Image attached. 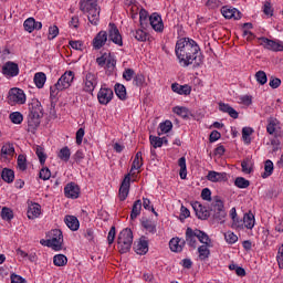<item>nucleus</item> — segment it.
Returning a JSON list of instances; mask_svg holds the SVG:
<instances>
[{"mask_svg":"<svg viewBox=\"0 0 283 283\" xmlns=\"http://www.w3.org/2000/svg\"><path fill=\"white\" fill-rule=\"evenodd\" d=\"M175 54L181 64V67H189V65H196L200 67L202 65V56H200V46L198 42L189 39L181 38L177 41L175 46Z\"/></svg>","mask_w":283,"mask_h":283,"instance_id":"obj_1","label":"nucleus"},{"mask_svg":"<svg viewBox=\"0 0 283 283\" xmlns=\"http://www.w3.org/2000/svg\"><path fill=\"white\" fill-rule=\"evenodd\" d=\"M41 118H43V105L39 99H32L29 104V115H28V127L29 132H34L41 125Z\"/></svg>","mask_w":283,"mask_h":283,"instance_id":"obj_2","label":"nucleus"},{"mask_svg":"<svg viewBox=\"0 0 283 283\" xmlns=\"http://www.w3.org/2000/svg\"><path fill=\"white\" fill-rule=\"evenodd\" d=\"M201 242V244H208L209 242V234H207V232L202 231V230H198V229H191V228H187L186 229V239L185 242L186 244H188V247H191V249H196V247H198V241Z\"/></svg>","mask_w":283,"mask_h":283,"instance_id":"obj_3","label":"nucleus"},{"mask_svg":"<svg viewBox=\"0 0 283 283\" xmlns=\"http://www.w3.org/2000/svg\"><path fill=\"white\" fill-rule=\"evenodd\" d=\"M132 244H134V232H132V229L125 228L119 232L117 238L119 253H129Z\"/></svg>","mask_w":283,"mask_h":283,"instance_id":"obj_4","label":"nucleus"},{"mask_svg":"<svg viewBox=\"0 0 283 283\" xmlns=\"http://www.w3.org/2000/svg\"><path fill=\"white\" fill-rule=\"evenodd\" d=\"M210 213H212V218L218 222H224V218H227V210L224 209V202L220 198H214V201L210 207Z\"/></svg>","mask_w":283,"mask_h":283,"instance_id":"obj_5","label":"nucleus"},{"mask_svg":"<svg viewBox=\"0 0 283 283\" xmlns=\"http://www.w3.org/2000/svg\"><path fill=\"white\" fill-rule=\"evenodd\" d=\"M96 85H98V75L92 72H86L83 78V92H86V94H94Z\"/></svg>","mask_w":283,"mask_h":283,"instance_id":"obj_6","label":"nucleus"},{"mask_svg":"<svg viewBox=\"0 0 283 283\" xmlns=\"http://www.w3.org/2000/svg\"><path fill=\"white\" fill-rule=\"evenodd\" d=\"M49 240L53 251H61L63 249V232L60 229H54L49 232Z\"/></svg>","mask_w":283,"mask_h":283,"instance_id":"obj_7","label":"nucleus"},{"mask_svg":"<svg viewBox=\"0 0 283 283\" xmlns=\"http://www.w3.org/2000/svg\"><path fill=\"white\" fill-rule=\"evenodd\" d=\"M8 101L10 105H25V93L21 88H11L9 91Z\"/></svg>","mask_w":283,"mask_h":283,"instance_id":"obj_8","label":"nucleus"},{"mask_svg":"<svg viewBox=\"0 0 283 283\" xmlns=\"http://www.w3.org/2000/svg\"><path fill=\"white\" fill-rule=\"evenodd\" d=\"M72 83H74V72L66 71L62 76L57 80L56 84L60 90H70L72 87Z\"/></svg>","mask_w":283,"mask_h":283,"instance_id":"obj_9","label":"nucleus"},{"mask_svg":"<svg viewBox=\"0 0 283 283\" xmlns=\"http://www.w3.org/2000/svg\"><path fill=\"white\" fill-rule=\"evenodd\" d=\"M129 187H132V175L127 174L119 187V200L124 202V200H127V197L129 196Z\"/></svg>","mask_w":283,"mask_h":283,"instance_id":"obj_10","label":"nucleus"},{"mask_svg":"<svg viewBox=\"0 0 283 283\" xmlns=\"http://www.w3.org/2000/svg\"><path fill=\"white\" fill-rule=\"evenodd\" d=\"M261 45L266 50H273V52H283L282 41L269 40V38H260Z\"/></svg>","mask_w":283,"mask_h":283,"instance_id":"obj_11","label":"nucleus"},{"mask_svg":"<svg viewBox=\"0 0 283 283\" xmlns=\"http://www.w3.org/2000/svg\"><path fill=\"white\" fill-rule=\"evenodd\" d=\"M108 39L109 41H113L115 45H119V48H123V35H120V31H118V27H116L115 23L108 24Z\"/></svg>","mask_w":283,"mask_h":283,"instance_id":"obj_12","label":"nucleus"},{"mask_svg":"<svg viewBox=\"0 0 283 283\" xmlns=\"http://www.w3.org/2000/svg\"><path fill=\"white\" fill-rule=\"evenodd\" d=\"M97 98L101 105H108L114 98V91L112 88L102 87L97 93Z\"/></svg>","mask_w":283,"mask_h":283,"instance_id":"obj_13","label":"nucleus"},{"mask_svg":"<svg viewBox=\"0 0 283 283\" xmlns=\"http://www.w3.org/2000/svg\"><path fill=\"white\" fill-rule=\"evenodd\" d=\"M2 74L8 76L9 78H14V76H19V64L14 62H7L2 66Z\"/></svg>","mask_w":283,"mask_h":283,"instance_id":"obj_14","label":"nucleus"},{"mask_svg":"<svg viewBox=\"0 0 283 283\" xmlns=\"http://www.w3.org/2000/svg\"><path fill=\"white\" fill-rule=\"evenodd\" d=\"M192 209L199 220H208V218L211 216V211L207 210V208L203 207V205L199 201H195L192 203Z\"/></svg>","mask_w":283,"mask_h":283,"instance_id":"obj_15","label":"nucleus"},{"mask_svg":"<svg viewBox=\"0 0 283 283\" xmlns=\"http://www.w3.org/2000/svg\"><path fill=\"white\" fill-rule=\"evenodd\" d=\"M64 196L65 198H71L72 200H76L78 196H81V188L78 185L74 182H70L64 187Z\"/></svg>","mask_w":283,"mask_h":283,"instance_id":"obj_16","label":"nucleus"},{"mask_svg":"<svg viewBox=\"0 0 283 283\" xmlns=\"http://www.w3.org/2000/svg\"><path fill=\"white\" fill-rule=\"evenodd\" d=\"M221 13L224 17V19H234L235 21H240V19H242V12L229 6L222 7Z\"/></svg>","mask_w":283,"mask_h":283,"instance_id":"obj_17","label":"nucleus"},{"mask_svg":"<svg viewBox=\"0 0 283 283\" xmlns=\"http://www.w3.org/2000/svg\"><path fill=\"white\" fill-rule=\"evenodd\" d=\"M149 23H150L153 30H155V32H163V30H165V24L163 23V18L158 13H153L149 17Z\"/></svg>","mask_w":283,"mask_h":283,"instance_id":"obj_18","label":"nucleus"},{"mask_svg":"<svg viewBox=\"0 0 283 283\" xmlns=\"http://www.w3.org/2000/svg\"><path fill=\"white\" fill-rule=\"evenodd\" d=\"M207 180L210 182H227L229 176L227 172H218L216 170H210L207 175Z\"/></svg>","mask_w":283,"mask_h":283,"instance_id":"obj_19","label":"nucleus"},{"mask_svg":"<svg viewBox=\"0 0 283 283\" xmlns=\"http://www.w3.org/2000/svg\"><path fill=\"white\" fill-rule=\"evenodd\" d=\"M134 250L137 255H146L149 252V241H147V238L142 237L137 244H135Z\"/></svg>","mask_w":283,"mask_h":283,"instance_id":"obj_20","label":"nucleus"},{"mask_svg":"<svg viewBox=\"0 0 283 283\" xmlns=\"http://www.w3.org/2000/svg\"><path fill=\"white\" fill-rule=\"evenodd\" d=\"M105 43H107V33L106 31H99L93 39V48L94 50H101Z\"/></svg>","mask_w":283,"mask_h":283,"instance_id":"obj_21","label":"nucleus"},{"mask_svg":"<svg viewBox=\"0 0 283 283\" xmlns=\"http://www.w3.org/2000/svg\"><path fill=\"white\" fill-rule=\"evenodd\" d=\"M185 244H187V241H185V239L172 238L169 242V248L175 253H180L182 249H185Z\"/></svg>","mask_w":283,"mask_h":283,"instance_id":"obj_22","label":"nucleus"},{"mask_svg":"<svg viewBox=\"0 0 283 283\" xmlns=\"http://www.w3.org/2000/svg\"><path fill=\"white\" fill-rule=\"evenodd\" d=\"M88 21L92 25H98V21H101V8L95 7V9H91L86 11Z\"/></svg>","mask_w":283,"mask_h":283,"instance_id":"obj_23","label":"nucleus"},{"mask_svg":"<svg viewBox=\"0 0 283 283\" xmlns=\"http://www.w3.org/2000/svg\"><path fill=\"white\" fill-rule=\"evenodd\" d=\"M210 247H211V238H209L208 243H203L198 248L199 260L205 261L209 259V256L211 255V250H209Z\"/></svg>","mask_w":283,"mask_h":283,"instance_id":"obj_24","label":"nucleus"},{"mask_svg":"<svg viewBox=\"0 0 283 283\" xmlns=\"http://www.w3.org/2000/svg\"><path fill=\"white\" fill-rule=\"evenodd\" d=\"M174 114H177V116H180L185 120H189V118L193 117V113L189 111V108L185 106H175L172 108Z\"/></svg>","mask_w":283,"mask_h":283,"instance_id":"obj_25","label":"nucleus"},{"mask_svg":"<svg viewBox=\"0 0 283 283\" xmlns=\"http://www.w3.org/2000/svg\"><path fill=\"white\" fill-rule=\"evenodd\" d=\"M98 8L97 0H83L80 2V10L84 13Z\"/></svg>","mask_w":283,"mask_h":283,"instance_id":"obj_26","label":"nucleus"},{"mask_svg":"<svg viewBox=\"0 0 283 283\" xmlns=\"http://www.w3.org/2000/svg\"><path fill=\"white\" fill-rule=\"evenodd\" d=\"M172 92H176V94H180L184 96H189L191 94V86L189 85H180L178 83L171 84Z\"/></svg>","mask_w":283,"mask_h":283,"instance_id":"obj_27","label":"nucleus"},{"mask_svg":"<svg viewBox=\"0 0 283 283\" xmlns=\"http://www.w3.org/2000/svg\"><path fill=\"white\" fill-rule=\"evenodd\" d=\"M64 222L71 231H78V227H81V222H78V218L75 216H66Z\"/></svg>","mask_w":283,"mask_h":283,"instance_id":"obj_28","label":"nucleus"},{"mask_svg":"<svg viewBox=\"0 0 283 283\" xmlns=\"http://www.w3.org/2000/svg\"><path fill=\"white\" fill-rule=\"evenodd\" d=\"M219 109H220V112H223L224 114H229V116H231V118H238V116H240L238 111H235L229 104L219 103Z\"/></svg>","mask_w":283,"mask_h":283,"instance_id":"obj_29","label":"nucleus"},{"mask_svg":"<svg viewBox=\"0 0 283 283\" xmlns=\"http://www.w3.org/2000/svg\"><path fill=\"white\" fill-rule=\"evenodd\" d=\"M33 81L38 90H43L45 81H48V76L43 72H38L34 74Z\"/></svg>","mask_w":283,"mask_h":283,"instance_id":"obj_30","label":"nucleus"},{"mask_svg":"<svg viewBox=\"0 0 283 283\" xmlns=\"http://www.w3.org/2000/svg\"><path fill=\"white\" fill-rule=\"evenodd\" d=\"M27 216H28L29 220H34V219L39 218V216H41V206L39 203H34V205L30 206L27 211Z\"/></svg>","mask_w":283,"mask_h":283,"instance_id":"obj_31","label":"nucleus"},{"mask_svg":"<svg viewBox=\"0 0 283 283\" xmlns=\"http://www.w3.org/2000/svg\"><path fill=\"white\" fill-rule=\"evenodd\" d=\"M114 90L119 101H127V88L125 85L116 83Z\"/></svg>","mask_w":283,"mask_h":283,"instance_id":"obj_32","label":"nucleus"},{"mask_svg":"<svg viewBox=\"0 0 283 283\" xmlns=\"http://www.w3.org/2000/svg\"><path fill=\"white\" fill-rule=\"evenodd\" d=\"M143 210V201L140 199H137L132 208L130 212V220H136L138 216H140V211Z\"/></svg>","mask_w":283,"mask_h":283,"instance_id":"obj_33","label":"nucleus"},{"mask_svg":"<svg viewBox=\"0 0 283 283\" xmlns=\"http://www.w3.org/2000/svg\"><path fill=\"white\" fill-rule=\"evenodd\" d=\"M243 227L245 229H253L255 227V216L249 212L243 216Z\"/></svg>","mask_w":283,"mask_h":283,"instance_id":"obj_34","label":"nucleus"},{"mask_svg":"<svg viewBox=\"0 0 283 283\" xmlns=\"http://www.w3.org/2000/svg\"><path fill=\"white\" fill-rule=\"evenodd\" d=\"M277 127H280V120L277 118H270L268 120L266 132L270 135H273L277 132Z\"/></svg>","mask_w":283,"mask_h":283,"instance_id":"obj_35","label":"nucleus"},{"mask_svg":"<svg viewBox=\"0 0 283 283\" xmlns=\"http://www.w3.org/2000/svg\"><path fill=\"white\" fill-rule=\"evenodd\" d=\"M174 128V124L171 120H165L159 124V130H158V136H163V134H169L171 129Z\"/></svg>","mask_w":283,"mask_h":283,"instance_id":"obj_36","label":"nucleus"},{"mask_svg":"<svg viewBox=\"0 0 283 283\" xmlns=\"http://www.w3.org/2000/svg\"><path fill=\"white\" fill-rule=\"evenodd\" d=\"M178 165L180 167L179 176L181 180H187V158L185 157L179 158Z\"/></svg>","mask_w":283,"mask_h":283,"instance_id":"obj_37","label":"nucleus"},{"mask_svg":"<svg viewBox=\"0 0 283 283\" xmlns=\"http://www.w3.org/2000/svg\"><path fill=\"white\" fill-rule=\"evenodd\" d=\"M1 177L4 182H14V170L10 168H4L2 170Z\"/></svg>","mask_w":283,"mask_h":283,"instance_id":"obj_38","label":"nucleus"},{"mask_svg":"<svg viewBox=\"0 0 283 283\" xmlns=\"http://www.w3.org/2000/svg\"><path fill=\"white\" fill-rule=\"evenodd\" d=\"M142 227H144V229H146V231H148V233H156L157 229H156V221L146 219L142 222Z\"/></svg>","mask_w":283,"mask_h":283,"instance_id":"obj_39","label":"nucleus"},{"mask_svg":"<svg viewBox=\"0 0 283 283\" xmlns=\"http://www.w3.org/2000/svg\"><path fill=\"white\" fill-rule=\"evenodd\" d=\"M70 156H72V151L70 150V147L65 146L60 149V153L57 157L60 160H63L64 163H67L70 160Z\"/></svg>","mask_w":283,"mask_h":283,"instance_id":"obj_40","label":"nucleus"},{"mask_svg":"<svg viewBox=\"0 0 283 283\" xmlns=\"http://www.w3.org/2000/svg\"><path fill=\"white\" fill-rule=\"evenodd\" d=\"M234 185L235 187H238V189H248V187L251 186V181H249L244 177H237L234 180Z\"/></svg>","mask_w":283,"mask_h":283,"instance_id":"obj_41","label":"nucleus"},{"mask_svg":"<svg viewBox=\"0 0 283 283\" xmlns=\"http://www.w3.org/2000/svg\"><path fill=\"white\" fill-rule=\"evenodd\" d=\"M253 134L252 127H243L242 128V139L245 145H251V135Z\"/></svg>","mask_w":283,"mask_h":283,"instance_id":"obj_42","label":"nucleus"},{"mask_svg":"<svg viewBox=\"0 0 283 283\" xmlns=\"http://www.w3.org/2000/svg\"><path fill=\"white\" fill-rule=\"evenodd\" d=\"M35 154L39 158L40 165H45V160H48V155L45 154V149L41 146H36Z\"/></svg>","mask_w":283,"mask_h":283,"instance_id":"obj_43","label":"nucleus"},{"mask_svg":"<svg viewBox=\"0 0 283 283\" xmlns=\"http://www.w3.org/2000/svg\"><path fill=\"white\" fill-rule=\"evenodd\" d=\"M53 264L55 266H65V264H67V256H65V254H56V255H54Z\"/></svg>","mask_w":283,"mask_h":283,"instance_id":"obj_44","label":"nucleus"},{"mask_svg":"<svg viewBox=\"0 0 283 283\" xmlns=\"http://www.w3.org/2000/svg\"><path fill=\"white\" fill-rule=\"evenodd\" d=\"M273 175V161L268 159L264 164V172L261 175L262 178H269V176Z\"/></svg>","mask_w":283,"mask_h":283,"instance_id":"obj_45","label":"nucleus"},{"mask_svg":"<svg viewBox=\"0 0 283 283\" xmlns=\"http://www.w3.org/2000/svg\"><path fill=\"white\" fill-rule=\"evenodd\" d=\"M9 118L14 125H21V123H23V115L20 112L11 113Z\"/></svg>","mask_w":283,"mask_h":283,"instance_id":"obj_46","label":"nucleus"},{"mask_svg":"<svg viewBox=\"0 0 283 283\" xmlns=\"http://www.w3.org/2000/svg\"><path fill=\"white\" fill-rule=\"evenodd\" d=\"M132 36H134L136 41H142V42L147 41V33L140 29L132 31Z\"/></svg>","mask_w":283,"mask_h":283,"instance_id":"obj_47","label":"nucleus"},{"mask_svg":"<svg viewBox=\"0 0 283 283\" xmlns=\"http://www.w3.org/2000/svg\"><path fill=\"white\" fill-rule=\"evenodd\" d=\"M229 269L230 271H234L237 275H239V277H244V275H247V271L244 270V268L239 266L235 263L230 264Z\"/></svg>","mask_w":283,"mask_h":283,"instance_id":"obj_48","label":"nucleus"},{"mask_svg":"<svg viewBox=\"0 0 283 283\" xmlns=\"http://www.w3.org/2000/svg\"><path fill=\"white\" fill-rule=\"evenodd\" d=\"M1 154L3 156H14V145L13 144H6L1 148Z\"/></svg>","mask_w":283,"mask_h":283,"instance_id":"obj_49","label":"nucleus"},{"mask_svg":"<svg viewBox=\"0 0 283 283\" xmlns=\"http://www.w3.org/2000/svg\"><path fill=\"white\" fill-rule=\"evenodd\" d=\"M255 80L256 83L260 85H266V81H269V77L266 76V73L264 71H259L255 73Z\"/></svg>","mask_w":283,"mask_h":283,"instance_id":"obj_50","label":"nucleus"},{"mask_svg":"<svg viewBox=\"0 0 283 283\" xmlns=\"http://www.w3.org/2000/svg\"><path fill=\"white\" fill-rule=\"evenodd\" d=\"M150 145L154 147V149H158V147H163V139L161 137L150 135L149 136Z\"/></svg>","mask_w":283,"mask_h":283,"instance_id":"obj_51","label":"nucleus"},{"mask_svg":"<svg viewBox=\"0 0 283 283\" xmlns=\"http://www.w3.org/2000/svg\"><path fill=\"white\" fill-rule=\"evenodd\" d=\"M18 167L21 171H25V169H28V159L25 158V155L18 156Z\"/></svg>","mask_w":283,"mask_h":283,"instance_id":"obj_52","label":"nucleus"},{"mask_svg":"<svg viewBox=\"0 0 283 283\" xmlns=\"http://www.w3.org/2000/svg\"><path fill=\"white\" fill-rule=\"evenodd\" d=\"M133 84L136 85V87H143V85H145V75L142 73L136 74L133 77Z\"/></svg>","mask_w":283,"mask_h":283,"instance_id":"obj_53","label":"nucleus"},{"mask_svg":"<svg viewBox=\"0 0 283 283\" xmlns=\"http://www.w3.org/2000/svg\"><path fill=\"white\" fill-rule=\"evenodd\" d=\"M1 218L2 220H12V218H14V213L12 212V210L10 208H2L1 210Z\"/></svg>","mask_w":283,"mask_h":283,"instance_id":"obj_54","label":"nucleus"},{"mask_svg":"<svg viewBox=\"0 0 283 283\" xmlns=\"http://www.w3.org/2000/svg\"><path fill=\"white\" fill-rule=\"evenodd\" d=\"M23 25H24V30L27 31V32H34V18H29V19H27L25 21H24V23H23Z\"/></svg>","mask_w":283,"mask_h":283,"instance_id":"obj_55","label":"nucleus"},{"mask_svg":"<svg viewBox=\"0 0 283 283\" xmlns=\"http://www.w3.org/2000/svg\"><path fill=\"white\" fill-rule=\"evenodd\" d=\"M39 176L41 180H50V178H52V172L50 171V168L44 167L40 170Z\"/></svg>","mask_w":283,"mask_h":283,"instance_id":"obj_56","label":"nucleus"},{"mask_svg":"<svg viewBox=\"0 0 283 283\" xmlns=\"http://www.w3.org/2000/svg\"><path fill=\"white\" fill-rule=\"evenodd\" d=\"M224 238L228 244H235V241L238 240V235L231 231L226 232Z\"/></svg>","mask_w":283,"mask_h":283,"instance_id":"obj_57","label":"nucleus"},{"mask_svg":"<svg viewBox=\"0 0 283 283\" xmlns=\"http://www.w3.org/2000/svg\"><path fill=\"white\" fill-rule=\"evenodd\" d=\"M106 67L107 70H114L116 67V57L114 55L108 54L106 57Z\"/></svg>","mask_w":283,"mask_h":283,"instance_id":"obj_58","label":"nucleus"},{"mask_svg":"<svg viewBox=\"0 0 283 283\" xmlns=\"http://www.w3.org/2000/svg\"><path fill=\"white\" fill-rule=\"evenodd\" d=\"M59 36V27L53 25L49 28V41H52L53 39H56Z\"/></svg>","mask_w":283,"mask_h":283,"instance_id":"obj_59","label":"nucleus"},{"mask_svg":"<svg viewBox=\"0 0 283 283\" xmlns=\"http://www.w3.org/2000/svg\"><path fill=\"white\" fill-rule=\"evenodd\" d=\"M134 76H136V72L134 71V69H126L123 73V78L125 81H132Z\"/></svg>","mask_w":283,"mask_h":283,"instance_id":"obj_60","label":"nucleus"},{"mask_svg":"<svg viewBox=\"0 0 283 283\" xmlns=\"http://www.w3.org/2000/svg\"><path fill=\"white\" fill-rule=\"evenodd\" d=\"M60 92H63V88H60L59 84L55 83V85L50 87V96H51V98H56V96H59Z\"/></svg>","mask_w":283,"mask_h":283,"instance_id":"obj_61","label":"nucleus"},{"mask_svg":"<svg viewBox=\"0 0 283 283\" xmlns=\"http://www.w3.org/2000/svg\"><path fill=\"white\" fill-rule=\"evenodd\" d=\"M270 87H272V90H277V87H280V85H282V80H280L279 77H271L270 78V83H269Z\"/></svg>","mask_w":283,"mask_h":283,"instance_id":"obj_62","label":"nucleus"},{"mask_svg":"<svg viewBox=\"0 0 283 283\" xmlns=\"http://www.w3.org/2000/svg\"><path fill=\"white\" fill-rule=\"evenodd\" d=\"M232 229H244V219H232Z\"/></svg>","mask_w":283,"mask_h":283,"instance_id":"obj_63","label":"nucleus"},{"mask_svg":"<svg viewBox=\"0 0 283 283\" xmlns=\"http://www.w3.org/2000/svg\"><path fill=\"white\" fill-rule=\"evenodd\" d=\"M11 283H28V281L19 274H11Z\"/></svg>","mask_w":283,"mask_h":283,"instance_id":"obj_64","label":"nucleus"}]
</instances>
